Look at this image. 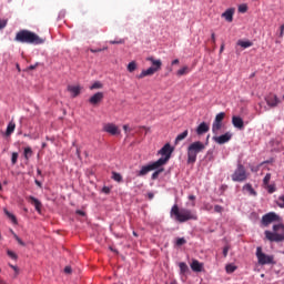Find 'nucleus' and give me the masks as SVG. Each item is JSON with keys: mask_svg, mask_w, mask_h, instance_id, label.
<instances>
[{"mask_svg": "<svg viewBox=\"0 0 284 284\" xmlns=\"http://www.w3.org/2000/svg\"><path fill=\"white\" fill-rule=\"evenodd\" d=\"M32 154H33L32 148L30 146L24 148L23 156L27 161L30 160V156H32Z\"/></svg>", "mask_w": 284, "mask_h": 284, "instance_id": "obj_28", "label": "nucleus"}, {"mask_svg": "<svg viewBox=\"0 0 284 284\" xmlns=\"http://www.w3.org/2000/svg\"><path fill=\"white\" fill-rule=\"evenodd\" d=\"M277 205H278V207H282V209H283V207H284V202L278 201V202H277Z\"/></svg>", "mask_w": 284, "mask_h": 284, "instance_id": "obj_56", "label": "nucleus"}, {"mask_svg": "<svg viewBox=\"0 0 284 284\" xmlns=\"http://www.w3.org/2000/svg\"><path fill=\"white\" fill-rule=\"evenodd\" d=\"M205 132H210V125H207L205 122H202L196 129V134L201 136V134H205Z\"/></svg>", "mask_w": 284, "mask_h": 284, "instance_id": "obj_20", "label": "nucleus"}, {"mask_svg": "<svg viewBox=\"0 0 284 284\" xmlns=\"http://www.w3.org/2000/svg\"><path fill=\"white\" fill-rule=\"evenodd\" d=\"M213 209H214V206H212V204H210V203H204V210H205L206 212H212Z\"/></svg>", "mask_w": 284, "mask_h": 284, "instance_id": "obj_43", "label": "nucleus"}, {"mask_svg": "<svg viewBox=\"0 0 284 284\" xmlns=\"http://www.w3.org/2000/svg\"><path fill=\"white\" fill-rule=\"evenodd\" d=\"M272 180V173H267L265 176H264V179H263V185H264V187L266 186V185H270V181Z\"/></svg>", "mask_w": 284, "mask_h": 284, "instance_id": "obj_32", "label": "nucleus"}, {"mask_svg": "<svg viewBox=\"0 0 284 284\" xmlns=\"http://www.w3.org/2000/svg\"><path fill=\"white\" fill-rule=\"evenodd\" d=\"M179 63H180L179 59H175V60H173V61L171 62V65H179Z\"/></svg>", "mask_w": 284, "mask_h": 284, "instance_id": "obj_52", "label": "nucleus"}, {"mask_svg": "<svg viewBox=\"0 0 284 284\" xmlns=\"http://www.w3.org/2000/svg\"><path fill=\"white\" fill-rule=\"evenodd\" d=\"M171 217L178 223H187V221H197L199 215H196L190 209H179L178 204H174L170 212Z\"/></svg>", "mask_w": 284, "mask_h": 284, "instance_id": "obj_2", "label": "nucleus"}, {"mask_svg": "<svg viewBox=\"0 0 284 284\" xmlns=\"http://www.w3.org/2000/svg\"><path fill=\"white\" fill-rule=\"evenodd\" d=\"M230 252V247L225 246L223 248V256H227V253Z\"/></svg>", "mask_w": 284, "mask_h": 284, "instance_id": "obj_51", "label": "nucleus"}, {"mask_svg": "<svg viewBox=\"0 0 284 284\" xmlns=\"http://www.w3.org/2000/svg\"><path fill=\"white\" fill-rule=\"evenodd\" d=\"M278 201H281L282 203H284V195L278 197Z\"/></svg>", "mask_w": 284, "mask_h": 284, "instance_id": "obj_58", "label": "nucleus"}, {"mask_svg": "<svg viewBox=\"0 0 284 284\" xmlns=\"http://www.w3.org/2000/svg\"><path fill=\"white\" fill-rule=\"evenodd\" d=\"M103 92H97L89 99L91 105H99L103 101Z\"/></svg>", "mask_w": 284, "mask_h": 284, "instance_id": "obj_13", "label": "nucleus"}, {"mask_svg": "<svg viewBox=\"0 0 284 284\" xmlns=\"http://www.w3.org/2000/svg\"><path fill=\"white\" fill-rule=\"evenodd\" d=\"M4 214L12 221V223H17V217L10 213L7 209H4Z\"/></svg>", "mask_w": 284, "mask_h": 284, "instance_id": "obj_36", "label": "nucleus"}, {"mask_svg": "<svg viewBox=\"0 0 284 284\" xmlns=\"http://www.w3.org/2000/svg\"><path fill=\"white\" fill-rule=\"evenodd\" d=\"M109 43H111V45H122L123 43H125V40L124 39L110 40Z\"/></svg>", "mask_w": 284, "mask_h": 284, "instance_id": "obj_34", "label": "nucleus"}, {"mask_svg": "<svg viewBox=\"0 0 284 284\" xmlns=\"http://www.w3.org/2000/svg\"><path fill=\"white\" fill-rule=\"evenodd\" d=\"M256 257L260 265H273L274 256L263 253V247H256Z\"/></svg>", "mask_w": 284, "mask_h": 284, "instance_id": "obj_7", "label": "nucleus"}, {"mask_svg": "<svg viewBox=\"0 0 284 284\" xmlns=\"http://www.w3.org/2000/svg\"><path fill=\"white\" fill-rule=\"evenodd\" d=\"M34 68H37V65H30L29 70H34Z\"/></svg>", "mask_w": 284, "mask_h": 284, "instance_id": "obj_59", "label": "nucleus"}, {"mask_svg": "<svg viewBox=\"0 0 284 284\" xmlns=\"http://www.w3.org/2000/svg\"><path fill=\"white\" fill-rule=\"evenodd\" d=\"M231 139H232V134H230V133H225L220 136L213 138L215 143H219V145H223V144L227 143Z\"/></svg>", "mask_w": 284, "mask_h": 284, "instance_id": "obj_15", "label": "nucleus"}, {"mask_svg": "<svg viewBox=\"0 0 284 284\" xmlns=\"http://www.w3.org/2000/svg\"><path fill=\"white\" fill-rule=\"evenodd\" d=\"M191 270L193 272H202L203 264H201L197 260H193V262L191 263Z\"/></svg>", "mask_w": 284, "mask_h": 284, "instance_id": "obj_21", "label": "nucleus"}, {"mask_svg": "<svg viewBox=\"0 0 284 284\" xmlns=\"http://www.w3.org/2000/svg\"><path fill=\"white\" fill-rule=\"evenodd\" d=\"M7 254L10 258H12V261H17V258H19V256H17V253L12 252L11 250H8Z\"/></svg>", "mask_w": 284, "mask_h": 284, "instance_id": "obj_40", "label": "nucleus"}, {"mask_svg": "<svg viewBox=\"0 0 284 284\" xmlns=\"http://www.w3.org/2000/svg\"><path fill=\"white\" fill-rule=\"evenodd\" d=\"M146 61L151 62V68L155 71L159 72L161 70L163 62L161 60L154 59V57H149L146 58Z\"/></svg>", "mask_w": 284, "mask_h": 284, "instance_id": "obj_14", "label": "nucleus"}, {"mask_svg": "<svg viewBox=\"0 0 284 284\" xmlns=\"http://www.w3.org/2000/svg\"><path fill=\"white\" fill-rule=\"evenodd\" d=\"M18 43H29L30 45H41L45 43V39L30 30H20L14 38Z\"/></svg>", "mask_w": 284, "mask_h": 284, "instance_id": "obj_3", "label": "nucleus"}, {"mask_svg": "<svg viewBox=\"0 0 284 284\" xmlns=\"http://www.w3.org/2000/svg\"><path fill=\"white\" fill-rule=\"evenodd\" d=\"M67 90L71 93L73 99H77V97L81 94V87L79 85H68Z\"/></svg>", "mask_w": 284, "mask_h": 284, "instance_id": "obj_18", "label": "nucleus"}, {"mask_svg": "<svg viewBox=\"0 0 284 284\" xmlns=\"http://www.w3.org/2000/svg\"><path fill=\"white\" fill-rule=\"evenodd\" d=\"M214 212H216L217 214H221V213L223 212V206L216 204V205L214 206Z\"/></svg>", "mask_w": 284, "mask_h": 284, "instance_id": "obj_44", "label": "nucleus"}, {"mask_svg": "<svg viewBox=\"0 0 284 284\" xmlns=\"http://www.w3.org/2000/svg\"><path fill=\"white\" fill-rule=\"evenodd\" d=\"M7 22L6 20H0V30H3V28H6Z\"/></svg>", "mask_w": 284, "mask_h": 284, "instance_id": "obj_49", "label": "nucleus"}, {"mask_svg": "<svg viewBox=\"0 0 284 284\" xmlns=\"http://www.w3.org/2000/svg\"><path fill=\"white\" fill-rule=\"evenodd\" d=\"M237 45H240V48L247 49V48H252V45H254V43H252V41H250V40H247V41L239 40Z\"/></svg>", "mask_w": 284, "mask_h": 284, "instance_id": "obj_26", "label": "nucleus"}, {"mask_svg": "<svg viewBox=\"0 0 284 284\" xmlns=\"http://www.w3.org/2000/svg\"><path fill=\"white\" fill-rule=\"evenodd\" d=\"M153 74H156V71L150 67L146 70H142V72L138 75V79H145V77H152Z\"/></svg>", "mask_w": 284, "mask_h": 284, "instance_id": "obj_19", "label": "nucleus"}, {"mask_svg": "<svg viewBox=\"0 0 284 284\" xmlns=\"http://www.w3.org/2000/svg\"><path fill=\"white\" fill-rule=\"evenodd\" d=\"M102 192H103L104 194H110V187H109V186L102 187Z\"/></svg>", "mask_w": 284, "mask_h": 284, "instance_id": "obj_50", "label": "nucleus"}, {"mask_svg": "<svg viewBox=\"0 0 284 284\" xmlns=\"http://www.w3.org/2000/svg\"><path fill=\"white\" fill-rule=\"evenodd\" d=\"M179 267H180L181 274H185V272H187V264H185L184 262H181L179 264Z\"/></svg>", "mask_w": 284, "mask_h": 284, "instance_id": "obj_35", "label": "nucleus"}, {"mask_svg": "<svg viewBox=\"0 0 284 284\" xmlns=\"http://www.w3.org/2000/svg\"><path fill=\"white\" fill-rule=\"evenodd\" d=\"M77 214H79L80 216H85V212H83L81 210L77 211Z\"/></svg>", "mask_w": 284, "mask_h": 284, "instance_id": "obj_53", "label": "nucleus"}, {"mask_svg": "<svg viewBox=\"0 0 284 284\" xmlns=\"http://www.w3.org/2000/svg\"><path fill=\"white\" fill-rule=\"evenodd\" d=\"M103 132H108V134H111L112 136H116V134H120L119 126L114 123H106L103 125Z\"/></svg>", "mask_w": 284, "mask_h": 284, "instance_id": "obj_11", "label": "nucleus"}, {"mask_svg": "<svg viewBox=\"0 0 284 284\" xmlns=\"http://www.w3.org/2000/svg\"><path fill=\"white\" fill-rule=\"evenodd\" d=\"M211 41L212 43L215 45L216 44V34L215 33H212L211 34Z\"/></svg>", "mask_w": 284, "mask_h": 284, "instance_id": "obj_48", "label": "nucleus"}, {"mask_svg": "<svg viewBox=\"0 0 284 284\" xmlns=\"http://www.w3.org/2000/svg\"><path fill=\"white\" fill-rule=\"evenodd\" d=\"M224 50H225V44L222 43V44H221V48H220V53L223 52Z\"/></svg>", "mask_w": 284, "mask_h": 284, "instance_id": "obj_55", "label": "nucleus"}, {"mask_svg": "<svg viewBox=\"0 0 284 284\" xmlns=\"http://www.w3.org/2000/svg\"><path fill=\"white\" fill-rule=\"evenodd\" d=\"M172 152H174V148L170 145V143H166L159 152L158 154L161 155V158L155 161L151 162L146 165H143L141 170L138 173V176H145V174H149V172H152V170H156L159 168H163V165H166L168 161L172 159Z\"/></svg>", "mask_w": 284, "mask_h": 284, "instance_id": "obj_1", "label": "nucleus"}, {"mask_svg": "<svg viewBox=\"0 0 284 284\" xmlns=\"http://www.w3.org/2000/svg\"><path fill=\"white\" fill-rule=\"evenodd\" d=\"M101 88H103V83L97 81L90 87V90H101Z\"/></svg>", "mask_w": 284, "mask_h": 284, "instance_id": "obj_31", "label": "nucleus"}, {"mask_svg": "<svg viewBox=\"0 0 284 284\" xmlns=\"http://www.w3.org/2000/svg\"><path fill=\"white\" fill-rule=\"evenodd\" d=\"M103 50H108V47H105L103 49H90V52H92L94 54L97 52H103Z\"/></svg>", "mask_w": 284, "mask_h": 284, "instance_id": "obj_45", "label": "nucleus"}, {"mask_svg": "<svg viewBox=\"0 0 284 284\" xmlns=\"http://www.w3.org/2000/svg\"><path fill=\"white\" fill-rule=\"evenodd\" d=\"M265 101H266V104L268 105V108H276L281 103V99H278V97L276 94H273V93H270L265 98Z\"/></svg>", "mask_w": 284, "mask_h": 284, "instance_id": "obj_10", "label": "nucleus"}, {"mask_svg": "<svg viewBox=\"0 0 284 284\" xmlns=\"http://www.w3.org/2000/svg\"><path fill=\"white\" fill-rule=\"evenodd\" d=\"M64 274H72V267L71 266H65L64 267Z\"/></svg>", "mask_w": 284, "mask_h": 284, "instance_id": "obj_47", "label": "nucleus"}, {"mask_svg": "<svg viewBox=\"0 0 284 284\" xmlns=\"http://www.w3.org/2000/svg\"><path fill=\"white\" fill-rule=\"evenodd\" d=\"M113 181H116V183H121L123 181V176H121V173L113 172L112 173Z\"/></svg>", "mask_w": 284, "mask_h": 284, "instance_id": "obj_29", "label": "nucleus"}, {"mask_svg": "<svg viewBox=\"0 0 284 284\" xmlns=\"http://www.w3.org/2000/svg\"><path fill=\"white\" fill-rule=\"evenodd\" d=\"M17 128V124L14 122H9L8 126H7V131H6V136H10L12 134V132H14Z\"/></svg>", "mask_w": 284, "mask_h": 284, "instance_id": "obj_25", "label": "nucleus"}, {"mask_svg": "<svg viewBox=\"0 0 284 284\" xmlns=\"http://www.w3.org/2000/svg\"><path fill=\"white\" fill-rule=\"evenodd\" d=\"M232 181L235 183H243L244 181H247V171L245 170V166L239 162L237 168L231 175Z\"/></svg>", "mask_w": 284, "mask_h": 284, "instance_id": "obj_6", "label": "nucleus"}, {"mask_svg": "<svg viewBox=\"0 0 284 284\" xmlns=\"http://www.w3.org/2000/svg\"><path fill=\"white\" fill-rule=\"evenodd\" d=\"M36 185H38V187H41V182L39 180H36Z\"/></svg>", "mask_w": 284, "mask_h": 284, "instance_id": "obj_57", "label": "nucleus"}, {"mask_svg": "<svg viewBox=\"0 0 284 284\" xmlns=\"http://www.w3.org/2000/svg\"><path fill=\"white\" fill-rule=\"evenodd\" d=\"M187 134L189 131L185 130L184 132L180 133L176 138H175V145H179V143H181V141H184V139H187Z\"/></svg>", "mask_w": 284, "mask_h": 284, "instance_id": "obj_24", "label": "nucleus"}, {"mask_svg": "<svg viewBox=\"0 0 284 284\" xmlns=\"http://www.w3.org/2000/svg\"><path fill=\"white\" fill-rule=\"evenodd\" d=\"M77 154L78 156H81V151L79 149H77Z\"/></svg>", "mask_w": 284, "mask_h": 284, "instance_id": "obj_60", "label": "nucleus"}, {"mask_svg": "<svg viewBox=\"0 0 284 284\" xmlns=\"http://www.w3.org/2000/svg\"><path fill=\"white\" fill-rule=\"evenodd\" d=\"M204 150H205V143H203L201 141L192 142L187 146V163H189V165L196 163V156H199V154H201V152H203Z\"/></svg>", "mask_w": 284, "mask_h": 284, "instance_id": "obj_5", "label": "nucleus"}, {"mask_svg": "<svg viewBox=\"0 0 284 284\" xmlns=\"http://www.w3.org/2000/svg\"><path fill=\"white\" fill-rule=\"evenodd\" d=\"M185 243H187V241H186L184 237H179V239L176 240V245H178L179 247H181V245H185Z\"/></svg>", "mask_w": 284, "mask_h": 284, "instance_id": "obj_42", "label": "nucleus"}, {"mask_svg": "<svg viewBox=\"0 0 284 284\" xmlns=\"http://www.w3.org/2000/svg\"><path fill=\"white\" fill-rule=\"evenodd\" d=\"M234 8H230L222 13V18L225 19V21H227L229 23H232V21H234Z\"/></svg>", "mask_w": 284, "mask_h": 284, "instance_id": "obj_16", "label": "nucleus"}, {"mask_svg": "<svg viewBox=\"0 0 284 284\" xmlns=\"http://www.w3.org/2000/svg\"><path fill=\"white\" fill-rule=\"evenodd\" d=\"M151 172H153L152 175H151L152 181H156V179H159V175L162 172H165V169L163 166H160L158 169H153Z\"/></svg>", "mask_w": 284, "mask_h": 284, "instance_id": "obj_22", "label": "nucleus"}, {"mask_svg": "<svg viewBox=\"0 0 284 284\" xmlns=\"http://www.w3.org/2000/svg\"><path fill=\"white\" fill-rule=\"evenodd\" d=\"M185 74H190V68L187 65L183 67L176 72L178 77H185Z\"/></svg>", "mask_w": 284, "mask_h": 284, "instance_id": "obj_27", "label": "nucleus"}, {"mask_svg": "<svg viewBox=\"0 0 284 284\" xmlns=\"http://www.w3.org/2000/svg\"><path fill=\"white\" fill-rule=\"evenodd\" d=\"M264 187H265V190H267L268 194H274V192H276V185H274V184H268Z\"/></svg>", "mask_w": 284, "mask_h": 284, "instance_id": "obj_30", "label": "nucleus"}, {"mask_svg": "<svg viewBox=\"0 0 284 284\" xmlns=\"http://www.w3.org/2000/svg\"><path fill=\"white\" fill-rule=\"evenodd\" d=\"M12 234L16 241L19 243V245H21L22 247H26V242H22V240L19 239V235H17V233H13V231H12Z\"/></svg>", "mask_w": 284, "mask_h": 284, "instance_id": "obj_41", "label": "nucleus"}, {"mask_svg": "<svg viewBox=\"0 0 284 284\" xmlns=\"http://www.w3.org/2000/svg\"><path fill=\"white\" fill-rule=\"evenodd\" d=\"M227 274H232L234 272H236V266L232 265V264H227L225 267Z\"/></svg>", "mask_w": 284, "mask_h": 284, "instance_id": "obj_37", "label": "nucleus"}, {"mask_svg": "<svg viewBox=\"0 0 284 284\" xmlns=\"http://www.w3.org/2000/svg\"><path fill=\"white\" fill-rule=\"evenodd\" d=\"M223 119H225V112H220L216 114L215 120L212 124L213 134H219L221 128H223Z\"/></svg>", "mask_w": 284, "mask_h": 284, "instance_id": "obj_8", "label": "nucleus"}, {"mask_svg": "<svg viewBox=\"0 0 284 284\" xmlns=\"http://www.w3.org/2000/svg\"><path fill=\"white\" fill-rule=\"evenodd\" d=\"M10 267H11L12 270H17V266H14V265H10Z\"/></svg>", "mask_w": 284, "mask_h": 284, "instance_id": "obj_62", "label": "nucleus"}, {"mask_svg": "<svg viewBox=\"0 0 284 284\" xmlns=\"http://www.w3.org/2000/svg\"><path fill=\"white\" fill-rule=\"evenodd\" d=\"M244 192H248L251 196H256L257 193L255 192L254 187H252V184L247 183L243 186Z\"/></svg>", "mask_w": 284, "mask_h": 284, "instance_id": "obj_23", "label": "nucleus"}, {"mask_svg": "<svg viewBox=\"0 0 284 284\" xmlns=\"http://www.w3.org/2000/svg\"><path fill=\"white\" fill-rule=\"evenodd\" d=\"M232 123L234 128H237V130H243V128H245V123L243 122V118L241 116L233 115Z\"/></svg>", "mask_w": 284, "mask_h": 284, "instance_id": "obj_17", "label": "nucleus"}, {"mask_svg": "<svg viewBox=\"0 0 284 284\" xmlns=\"http://www.w3.org/2000/svg\"><path fill=\"white\" fill-rule=\"evenodd\" d=\"M123 130H124L125 132H128V125H126V124L123 125Z\"/></svg>", "mask_w": 284, "mask_h": 284, "instance_id": "obj_61", "label": "nucleus"}, {"mask_svg": "<svg viewBox=\"0 0 284 284\" xmlns=\"http://www.w3.org/2000/svg\"><path fill=\"white\" fill-rule=\"evenodd\" d=\"M189 201H196V196L195 195H189Z\"/></svg>", "mask_w": 284, "mask_h": 284, "instance_id": "obj_54", "label": "nucleus"}, {"mask_svg": "<svg viewBox=\"0 0 284 284\" xmlns=\"http://www.w3.org/2000/svg\"><path fill=\"white\" fill-rule=\"evenodd\" d=\"M37 172H38V174H41V170L40 169H38Z\"/></svg>", "mask_w": 284, "mask_h": 284, "instance_id": "obj_64", "label": "nucleus"}, {"mask_svg": "<svg viewBox=\"0 0 284 284\" xmlns=\"http://www.w3.org/2000/svg\"><path fill=\"white\" fill-rule=\"evenodd\" d=\"M28 203H30L31 205H33V207H36V211L38 212V214H41V210L43 209V204L41 203V201H39V199L29 195L27 197Z\"/></svg>", "mask_w": 284, "mask_h": 284, "instance_id": "obj_12", "label": "nucleus"}, {"mask_svg": "<svg viewBox=\"0 0 284 284\" xmlns=\"http://www.w3.org/2000/svg\"><path fill=\"white\" fill-rule=\"evenodd\" d=\"M281 222V216L274 212H270L262 216V225L267 227L271 223Z\"/></svg>", "mask_w": 284, "mask_h": 284, "instance_id": "obj_9", "label": "nucleus"}, {"mask_svg": "<svg viewBox=\"0 0 284 284\" xmlns=\"http://www.w3.org/2000/svg\"><path fill=\"white\" fill-rule=\"evenodd\" d=\"M265 239L271 243H283L284 241V224H275L273 225V231H265Z\"/></svg>", "mask_w": 284, "mask_h": 284, "instance_id": "obj_4", "label": "nucleus"}, {"mask_svg": "<svg viewBox=\"0 0 284 284\" xmlns=\"http://www.w3.org/2000/svg\"><path fill=\"white\" fill-rule=\"evenodd\" d=\"M128 72H134V70H136V62L135 61H131L129 64H128Z\"/></svg>", "mask_w": 284, "mask_h": 284, "instance_id": "obj_33", "label": "nucleus"}, {"mask_svg": "<svg viewBox=\"0 0 284 284\" xmlns=\"http://www.w3.org/2000/svg\"><path fill=\"white\" fill-rule=\"evenodd\" d=\"M170 284H179V283H176V281H172Z\"/></svg>", "mask_w": 284, "mask_h": 284, "instance_id": "obj_63", "label": "nucleus"}, {"mask_svg": "<svg viewBox=\"0 0 284 284\" xmlns=\"http://www.w3.org/2000/svg\"><path fill=\"white\" fill-rule=\"evenodd\" d=\"M19 160V153L13 152L11 155V163L12 165H17V161Z\"/></svg>", "mask_w": 284, "mask_h": 284, "instance_id": "obj_38", "label": "nucleus"}, {"mask_svg": "<svg viewBox=\"0 0 284 284\" xmlns=\"http://www.w3.org/2000/svg\"><path fill=\"white\" fill-rule=\"evenodd\" d=\"M239 12H241L242 14H245V12H247V4L243 3L240 4L237 8Z\"/></svg>", "mask_w": 284, "mask_h": 284, "instance_id": "obj_39", "label": "nucleus"}, {"mask_svg": "<svg viewBox=\"0 0 284 284\" xmlns=\"http://www.w3.org/2000/svg\"><path fill=\"white\" fill-rule=\"evenodd\" d=\"M283 36H284V24L280 27V33H278L280 39H283Z\"/></svg>", "mask_w": 284, "mask_h": 284, "instance_id": "obj_46", "label": "nucleus"}]
</instances>
